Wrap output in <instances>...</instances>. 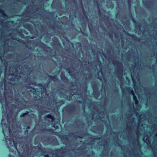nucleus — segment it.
Listing matches in <instances>:
<instances>
[{
	"label": "nucleus",
	"instance_id": "1",
	"mask_svg": "<svg viewBox=\"0 0 157 157\" xmlns=\"http://www.w3.org/2000/svg\"><path fill=\"white\" fill-rule=\"evenodd\" d=\"M10 91L6 86H0V101L2 105L3 109V116L1 124L2 126V131L5 138L6 143L10 151H13L15 149L17 150L13 139V140L10 138L12 136V132L8 127L7 125L5 124L6 119L9 123L8 117L9 116L8 109H7L8 101L7 99V96H9V93Z\"/></svg>",
	"mask_w": 157,
	"mask_h": 157
},
{
	"label": "nucleus",
	"instance_id": "2",
	"mask_svg": "<svg viewBox=\"0 0 157 157\" xmlns=\"http://www.w3.org/2000/svg\"><path fill=\"white\" fill-rule=\"evenodd\" d=\"M133 99L135 101V103L136 104H137L138 103V100L136 99V97L135 96L134 94L133 93Z\"/></svg>",
	"mask_w": 157,
	"mask_h": 157
},
{
	"label": "nucleus",
	"instance_id": "3",
	"mask_svg": "<svg viewBox=\"0 0 157 157\" xmlns=\"http://www.w3.org/2000/svg\"><path fill=\"white\" fill-rule=\"evenodd\" d=\"M0 13H1L3 17H4L6 16V14L4 13V11L0 9Z\"/></svg>",
	"mask_w": 157,
	"mask_h": 157
},
{
	"label": "nucleus",
	"instance_id": "4",
	"mask_svg": "<svg viewBox=\"0 0 157 157\" xmlns=\"http://www.w3.org/2000/svg\"><path fill=\"white\" fill-rule=\"evenodd\" d=\"M7 71L6 70V71H5V75L6 77V75H7Z\"/></svg>",
	"mask_w": 157,
	"mask_h": 157
},
{
	"label": "nucleus",
	"instance_id": "5",
	"mask_svg": "<svg viewBox=\"0 0 157 157\" xmlns=\"http://www.w3.org/2000/svg\"><path fill=\"white\" fill-rule=\"evenodd\" d=\"M28 112H27V113H26L25 114H28ZM25 114L24 113H23L21 115V117H22L23 116H24V115Z\"/></svg>",
	"mask_w": 157,
	"mask_h": 157
},
{
	"label": "nucleus",
	"instance_id": "6",
	"mask_svg": "<svg viewBox=\"0 0 157 157\" xmlns=\"http://www.w3.org/2000/svg\"><path fill=\"white\" fill-rule=\"evenodd\" d=\"M0 58H1V60H2V61H3L2 60V57H0Z\"/></svg>",
	"mask_w": 157,
	"mask_h": 157
}]
</instances>
